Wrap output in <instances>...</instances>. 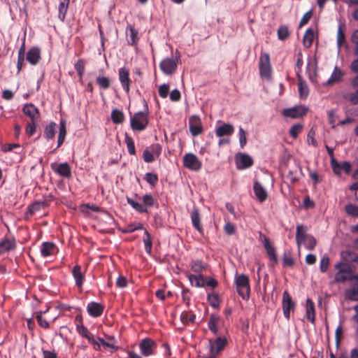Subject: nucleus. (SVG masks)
I'll return each instance as SVG.
<instances>
[{"mask_svg": "<svg viewBox=\"0 0 358 358\" xmlns=\"http://www.w3.org/2000/svg\"><path fill=\"white\" fill-rule=\"evenodd\" d=\"M38 324L43 328H48L49 323L42 317L41 313H38L36 315Z\"/></svg>", "mask_w": 358, "mask_h": 358, "instance_id": "nucleus-63", "label": "nucleus"}, {"mask_svg": "<svg viewBox=\"0 0 358 358\" xmlns=\"http://www.w3.org/2000/svg\"><path fill=\"white\" fill-rule=\"evenodd\" d=\"M87 310L91 316L96 317L102 314L103 306L96 302H90L87 305Z\"/></svg>", "mask_w": 358, "mask_h": 358, "instance_id": "nucleus-19", "label": "nucleus"}, {"mask_svg": "<svg viewBox=\"0 0 358 358\" xmlns=\"http://www.w3.org/2000/svg\"><path fill=\"white\" fill-rule=\"evenodd\" d=\"M189 127L190 133L193 136H196L203 131L201 121L198 115H194L189 117Z\"/></svg>", "mask_w": 358, "mask_h": 358, "instance_id": "nucleus-10", "label": "nucleus"}, {"mask_svg": "<svg viewBox=\"0 0 358 358\" xmlns=\"http://www.w3.org/2000/svg\"><path fill=\"white\" fill-rule=\"evenodd\" d=\"M159 96L165 99L168 96L169 92V85L168 84H163L159 86Z\"/></svg>", "mask_w": 358, "mask_h": 358, "instance_id": "nucleus-57", "label": "nucleus"}, {"mask_svg": "<svg viewBox=\"0 0 358 358\" xmlns=\"http://www.w3.org/2000/svg\"><path fill=\"white\" fill-rule=\"evenodd\" d=\"M235 281L238 294L243 299H248L250 291L248 277L245 274H241L236 276Z\"/></svg>", "mask_w": 358, "mask_h": 358, "instance_id": "nucleus-2", "label": "nucleus"}, {"mask_svg": "<svg viewBox=\"0 0 358 358\" xmlns=\"http://www.w3.org/2000/svg\"><path fill=\"white\" fill-rule=\"evenodd\" d=\"M66 135V122L64 120H61L59 123V131L57 139V148H59L64 141Z\"/></svg>", "mask_w": 358, "mask_h": 358, "instance_id": "nucleus-31", "label": "nucleus"}, {"mask_svg": "<svg viewBox=\"0 0 358 358\" xmlns=\"http://www.w3.org/2000/svg\"><path fill=\"white\" fill-rule=\"evenodd\" d=\"M124 114L123 113L117 109H115L111 113V119L112 121L115 124H121L124 121Z\"/></svg>", "mask_w": 358, "mask_h": 358, "instance_id": "nucleus-39", "label": "nucleus"}, {"mask_svg": "<svg viewBox=\"0 0 358 358\" xmlns=\"http://www.w3.org/2000/svg\"><path fill=\"white\" fill-rule=\"evenodd\" d=\"M259 74L262 78L269 80L271 78L270 57L268 53L262 52L259 62Z\"/></svg>", "mask_w": 358, "mask_h": 358, "instance_id": "nucleus-5", "label": "nucleus"}, {"mask_svg": "<svg viewBox=\"0 0 358 358\" xmlns=\"http://www.w3.org/2000/svg\"><path fill=\"white\" fill-rule=\"evenodd\" d=\"M96 83L103 89H107L110 86V80L104 76L98 77L96 78Z\"/></svg>", "mask_w": 358, "mask_h": 358, "instance_id": "nucleus-59", "label": "nucleus"}, {"mask_svg": "<svg viewBox=\"0 0 358 358\" xmlns=\"http://www.w3.org/2000/svg\"><path fill=\"white\" fill-rule=\"evenodd\" d=\"M23 113L31 118V121H36L39 117L38 108L33 104H25L22 108Z\"/></svg>", "mask_w": 358, "mask_h": 358, "instance_id": "nucleus-16", "label": "nucleus"}, {"mask_svg": "<svg viewBox=\"0 0 358 358\" xmlns=\"http://www.w3.org/2000/svg\"><path fill=\"white\" fill-rule=\"evenodd\" d=\"M343 99L353 105L358 104V89L352 92H347L343 94Z\"/></svg>", "mask_w": 358, "mask_h": 358, "instance_id": "nucleus-36", "label": "nucleus"}, {"mask_svg": "<svg viewBox=\"0 0 358 358\" xmlns=\"http://www.w3.org/2000/svg\"><path fill=\"white\" fill-rule=\"evenodd\" d=\"M298 80H299V92L301 98H306L308 94V89L306 83L302 80L301 75L298 74Z\"/></svg>", "mask_w": 358, "mask_h": 358, "instance_id": "nucleus-34", "label": "nucleus"}, {"mask_svg": "<svg viewBox=\"0 0 358 358\" xmlns=\"http://www.w3.org/2000/svg\"><path fill=\"white\" fill-rule=\"evenodd\" d=\"M156 347L155 341L149 338L143 339L139 343L141 353L145 357L152 355Z\"/></svg>", "mask_w": 358, "mask_h": 358, "instance_id": "nucleus-11", "label": "nucleus"}, {"mask_svg": "<svg viewBox=\"0 0 358 358\" xmlns=\"http://www.w3.org/2000/svg\"><path fill=\"white\" fill-rule=\"evenodd\" d=\"M148 148L150 149L154 155L159 156L161 154L162 146L159 143L152 144Z\"/></svg>", "mask_w": 358, "mask_h": 358, "instance_id": "nucleus-64", "label": "nucleus"}, {"mask_svg": "<svg viewBox=\"0 0 358 358\" xmlns=\"http://www.w3.org/2000/svg\"><path fill=\"white\" fill-rule=\"evenodd\" d=\"M263 245L270 260L272 261L274 264H276L278 262V258L275 248L271 245L268 238H267L266 236L264 237Z\"/></svg>", "mask_w": 358, "mask_h": 358, "instance_id": "nucleus-17", "label": "nucleus"}, {"mask_svg": "<svg viewBox=\"0 0 358 358\" xmlns=\"http://www.w3.org/2000/svg\"><path fill=\"white\" fill-rule=\"evenodd\" d=\"M210 305L213 308H218L220 306V298L217 294H208L207 297Z\"/></svg>", "mask_w": 358, "mask_h": 358, "instance_id": "nucleus-41", "label": "nucleus"}, {"mask_svg": "<svg viewBox=\"0 0 358 358\" xmlns=\"http://www.w3.org/2000/svg\"><path fill=\"white\" fill-rule=\"evenodd\" d=\"M195 280V285L198 287H202L205 285V279L203 278V275L201 274H199V275H190L189 280L192 281V280Z\"/></svg>", "mask_w": 358, "mask_h": 358, "instance_id": "nucleus-53", "label": "nucleus"}, {"mask_svg": "<svg viewBox=\"0 0 358 358\" xmlns=\"http://www.w3.org/2000/svg\"><path fill=\"white\" fill-rule=\"evenodd\" d=\"M180 55L176 50V56L171 58H165L163 59L159 64V68L162 71V72L167 75L170 76L174 73L177 69L178 62L180 59Z\"/></svg>", "mask_w": 358, "mask_h": 358, "instance_id": "nucleus-3", "label": "nucleus"}, {"mask_svg": "<svg viewBox=\"0 0 358 358\" xmlns=\"http://www.w3.org/2000/svg\"><path fill=\"white\" fill-rule=\"evenodd\" d=\"M72 275L76 280V285L80 287L85 279V273L82 271L81 266L76 265L72 269Z\"/></svg>", "mask_w": 358, "mask_h": 358, "instance_id": "nucleus-21", "label": "nucleus"}, {"mask_svg": "<svg viewBox=\"0 0 358 358\" xmlns=\"http://www.w3.org/2000/svg\"><path fill=\"white\" fill-rule=\"evenodd\" d=\"M16 247L15 239L5 238L0 241V255L14 250Z\"/></svg>", "mask_w": 358, "mask_h": 358, "instance_id": "nucleus-24", "label": "nucleus"}, {"mask_svg": "<svg viewBox=\"0 0 358 358\" xmlns=\"http://www.w3.org/2000/svg\"><path fill=\"white\" fill-rule=\"evenodd\" d=\"M195 317L196 316L194 314L189 315L187 312H183L181 315V320L184 324L187 322H194Z\"/></svg>", "mask_w": 358, "mask_h": 358, "instance_id": "nucleus-55", "label": "nucleus"}, {"mask_svg": "<svg viewBox=\"0 0 358 358\" xmlns=\"http://www.w3.org/2000/svg\"><path fill=\"white\" fill-rule=\"evenodd\" d=\"M238 159V162H237V166L238 169H246L250 167L253 164L252 157L247 154H239Z\"/></svg>", "mask_w": 358, "mask_h": 358, "instance_id": "nucleus-23", "label": "nucleus"}, {"mask_svg": "<svg viewBox=\"0 0 358 358\" xmlns=\"http://www.w3.org/2000/svg\"><path fill=\"white\" fill-rule=\"evenodd\" d=\"M56 250L57 248L53 243L45 242L41 245V253L43 257H46L53 255Z\"/></svg>", "mask_w": 358, "mask_h": 358, "instance_id": "nucleus-25", "label": "nucleus"}, {"mask_svg": "<svg viewBox=\"0 0 358 358\" xmlns=\"http://www.w3.org/2000/svg\"><path fill=\"white\" fill-rule=\"evenodd\" d=\"M74 67L77 71L78 75L80 77V78H82L85 71V62L83 59H78L77 62L75 64Z\"/></svg>", "mask_w": 358, "mask_h": 358, "instance_id": "nucleus-49", "label": "nucleus"}, {"mask_svg": "<svg viewBox=\"0 0 358 358\" xmlns=\"http://www.w3.org/2000/svg\"><path fill=\"white\" fill-rule=\"evenodd\" d=\"M296 231V241L300 245L310 234H306V227L303 225H298Z\"/></svg>", "mask_w": 358, "mask_h": 358, "instance_id": "nucleus-26", "label": "nucleus"}, {"mask_svg": "<svg viewBox=\"0 0 358 358\" xmlns=\"http://www.w3.org/2000/svg\"><path fill=\"white\" fill-rule=\"evenodd\" d=\"M76 330L78 333L84 338H86L88 341H91V335L88 331L87 329L84 327L83 324H76Z\"/></svg>", "mask_w": 358, "mask_h": 358, "instance_id": "nucleus-45", "label": "nucleus"}, {"mask_svg": "<svg viewBox=\"0 0 358 358\" xmlns=\"http://www.w3.org/2000/svg\"><path fill=\"white\" fill-rule=\"evenodd\" d=\"M238 136H239L240 145L243 148L247 143V138H246V133L242 127H240L238 129Z\"/></svg>", "mask_w": 358, "mask_h": 358, "instance_id": "nucleus-58", "label": "nucleus"}, {"mask_svg": "<svg viewBox=\"0 0 358 358\" xmlns=\"http://www.w3.org/2000/svg\"><path fill=\"white\" fill-rule=\"evenodd\" d=\"M227 341L224 337H218L215 339L213 343L212 341H209L210 352L212 355H217L221 352L224 347L227 345Z\"/></svg>", "mask_w": 358, "mask_h": 358, "instance_id": "nucleus-13", "label": "nucleus"}, {"mask_svg": "<svg viewBox=\"0 0 358 358\" xmlns=\"http://www.w3.org/2000/svg\"><path fill=\"white\" fill-rule=\"evenodd\" d=\"M191 268L194 272L199 273L205 269V266L201 260L192 261L190 264Z\"/></svg>", "mask_w": 358, "mask_h": 358, "instance_id": "nucleus-52", "label": "nucleus"}, {"mask_svg": "<svg viewBox=\"0 0 358 358\" xmlns=\"http://www.w3.org/2000/svg\"><path fill=\"white\" fill-rule=\"evenodd\" d=\"M345 299L350 301H358V287L346 290Z\"/></svg>", "mask_w": 358, "mask_h": 358, "instance_id": "nucleus-38", "label": "nucleus"}, {"mask_svg": "<svg viewBox=\"0 0 358 358\" xmlns=\"http://www.w3.org/2000/svg\"><path fill=\"white\" fill-rule=\"evenodd\" d=\"M308 112V108L303 106H296L293 108L284 109L282 115L291 118H298L303 117Z\"/></svg>", "mask_w": 358, "mask_h": 358, "instance_id": "nucleus-8", "label": "nucleus"}, {"mask_svg": "<svg viewBox=\"0 0 358 358\" xmlns=\"http://www.w3.org/2000/svg\"><path fill=\"white\" fill-rule=\"evenodd\" d=\"M127 30H129V31L128 34V36L130 38L131 43H136L138 40V31L136 29H135V28L131 25H129L127 27Z\"/></svg>", "mask_w": 358, "mask_h": 358, "instance_id": "nucleus-50", "label": "nucleus"}, {"mask_svg": "<svg viewBox=\"0 0 358 358\" xmlns=\"http://www.w3.org/2000/svg\"><path fill=\"white\" fill-rule=\"evenodd\" d=\"M307 73L308 75V78L312 83L316 82V69L315 67L311 64L310 62H308L307 65Z\"/></svg>", "mask_w": 358, "mask_h": 358, "instance_id": "nucleus-46", "label": "nucleus"}, {"mask_svg": "<svg viewBox=\"0 0 358 358\" xmlns=\"http://www.w3.org/2000/svg\"><path fill=\"white\" fill-rule=\"evenodd\" d=\"M143 204L134 201L132 199L127 196V203L138 213H147L148 208L155 205V199L150 194H145L142 197Z\"/></svg>", "mask_w": 358, "mask_h": 358, "instance_id": "nucleus-1", "label": "nucleus"}, {"mask_svg": "<svg viewBox=\"0 0 358 358\" xmlns=\"http://www.w3.org/2000/svg\"><path fill=\"white\" fill-rule=\"evenodd\" d=\"M125 143L127 144L128 152L131 155H134L136 154L134 142L132 138L129 136L127 134L125 135Z\"/></svg>", "mask_w": 358, "mask_h": 358, "instance_id": "nucleus-43", "label": "nucleus"}, {"mask_svg": "<svg viewBox=\"0 0 358 358\" xmlns=\"http://www.w3.org/2000/svg\"><path fill=\"white\" fill-rule=\"evenodd\" d=\"M145 180L151 186L155 187L158 182V176L155 173H147L145 176Z\"/></svg>", "mask_w": 358, "mask_h": 358, "instance_id": "nucleus-47", "label": "nucleus"}, {"mask_svg": "<svg viewBox=\"0 0 358 358\" xmlns=\"http://www.w3.org/2000/svg\"><path fill=\"white\" fill-rule=\"evenodd\" d=\"M191 220L194 227L199 232H203V227L201 224L200 215L198 209L194 208L191 213Z\"/></svg>", "mask_w": 358, "mask_h": 358, "instance_id": "nucleus-27", "label": "nucleus"}, {"mask_svg": "<svg viewBox=\"0 0 358 358\" xmlns=\"http://www.w3.org/2000/svg\"><path fill=\"white\" fill-rule=\"evenodd\" d=\"M47 206L48 203L45 201H38L29 206L28 211L31 215H32L40 209L45 208Z\"/></svg>", "mask_w": 358, "mask_h": 358, "instance_id": "nucleus-35", "label": "nucleus"}, {"mask_svg": "<svg viewBox=\"0 0 358 358\" xmlns=\"http://www.w3.org/2000/svg\"><path fill=\"white\" fill-rule=\"evenodd\" d=\"M286 167L288 169L287 179L291 183H295L299 180L300 176L302 174V170L300 164L298 162H294L293 165L289 166L287 164Z\"/></svg>", "mask_w": 358, "mask_h": 358, "instance_id": "nucleus-7", "label": "nucleus"}, {"mask_svg": "<svg viewBox=\"0 0 358 358\" xmlns=\"http://www.w3.org/2000/svg\"><path fill=\"white\" fill-rule=\"evenodd\" d=\"M306 314L307 319L312 324H314L315 323V306H314L313 302L310 299H307V300H306Z\"/></svg>", "mask_w": 358, "mask_h": 358, "instance_id": "nucleus-28", "label": "nucleus"}, {"mask_svg": "<svg viewBox=\"0 0 358 358\" xmlns=\"http://www.w3.org/2000/svg\"><path fill=\"white\" fill-rule=\"evenodd\" d=\"M295 304L287 291L282 294V310L284 316L288 320L290 317V311L294 308Z\"/></svg>", "mask_w": 358, "mask_h": 358, "instance_id": "nucleus-12", "label": "nucleus"}, {"mask_svg": "<svg viewBox=\"0 0 358 358\" xmlns=\"http://www.w3.org/2000/svg\"><path fill=\"white\" fill-rule=\"evenodd\" d=\"M219 321V317L215 315H210L209 321L208 322V327L209 329L214 334H217L218 332V329L217 327V323Z\"/></svg>", "mask_w": 358, "mask_h": 358, "instance_id": "nucleus-37", "label": "nucleus"}, {"mask_svg": "<svg viewBox=\"0 0 358 358\" xmlns=\"http://www.w3.org/2000/svg\"><path fill=\"white\" fill-rule=\"evenodd\" d=\"M315 38L316 34L314 29L312 28L308 29L303 36V45H313Z\"/></svg>", "mask_w": 358, "mask_h": 358, "instance_id": "nucleus-33", "label": "nucleus"}, {"mask_svg": "<svg viewBox=\"0 0 358 358\" xmlns=\"http://www.w3.org/2000/svg\"><path fill=\"white\" fill-rule=\"evenodd\" d=\"M69 4V0H59V18L64 21L66 17V13L67 12Z\"/></svg>", "mask_w": 358, "mask_h": 358, "instance_id": "nucleus-32", "label": "nucleus"}, {"mask_svg": "<svg viewBox=\"0 0 358 358\" xmlns=\"http://www.w3.org/2000/svg\"><path fill=\"white\" fill-rule=\"evenodd\" d=\"M56 128L57 124L54 122H52L49 124L46 125L44 129V138L47 140H52L55 136Z\"/></svg>", "mask_w": 358, "mask_h": 358, "instance_id": "nucleus-30", "label": "nucleus"}, {"mask_svg": "<svg viewBox=\"0 0 358 358\" xmlns=\"http://www.w3.org/2000/svg\"><path fill=\"white\" fill-rule=\"evenodd\" d=\"M289 32L287 26H280L278 29V38L280 41H284L288 38Z\"/></svg>", "mask_w": 358, "mask_h": 358, "instance_id": "nucleus-42", "label": "nucleus"}, {"mask_svg": "<svg viewBox=\"0 0 358 358\" xmlns=\"http://www.w3.org/2000/svg\"><path fill=\"white\" fill-rule=\"evenodd\" d=\"M302 244H304L308 250H313L317 244V241L315 238L310 234Z\"/></svg>", "mask_w": 358, "mask_h": 358, "instance_id": "nucleus-44", "label": "nucleus"}, {"mask_svg": "<svg viewBox=\"0 0 358 358\" xmlns=\"http://www.w3.org/2000/svg\"><path fill=\"white\" fill-rule=\"evenodd\" d=\"M302 126L301 124H294L289 129V134L293 138H296L298 136L299 131L301 130Z\"/></svg>", "mask_w": 358, "mask_h": 358, "instance_id": "nucleus-62", "label": "nucleus"}, {"mask_svg": "<svg viewBox=\"0 0 358 358\" xmlns=\"http://www.w3.org/2000/svg\"><path fill=\"white\" fill-rule=\"evenodd\" d=\"M143 158L147 163H151L155 161L154 155L148 148L143 151Z\"/></svg>", "mask_w": 358, "mask_h": 358, "instance_id": "nucleus-56", "label": "nucleus"}, {"mask_svg": "<svg viewBox=\"0 0 358 358\" xmlns=\"http://www.w3.org/2000/svg\"><path fill=\"white\" fill-rule=\"evenodd\" d=\"M145 237L143 238V243L145 245V250L147 253L149 255L151 254L152 252V238L150 234L147 230H145Z\"/></svg>", "mask_w": 358, "mask_h": 358, "instance_id": "nucleus-40", "label": "nucleus"}, {"mask_svg": "<svg viewBox=\"0 0 358 358\" xmlns=\"http://www.w3.org/2000/svg\"><path fill=\"white\" fill-rule=\"evenodd\" d=\"M36 121H31L29 122L26 127V133L29 136L33 135L36 131Z\"/></svg>", "mask_w": 358, "mask_h": 358, "instance_id": "nucleus-60", "label": "nucleus"}, {"mask_svg": "<svg viewBox=\"0 0 358 358\" xmlns=\"http://www.w3.org/2000/svg\"><path fill=\"white\" fill-rule=\"evenodd\" d=\"M253 189L257 199L260 202H263L267 199L268 194L266 189L258 181L255 182L253 185Z\"/></svg>", "mask_w": 358, "mask_h": 358, "instance_id": "nucleus-20", "label": "nucleus"}, {"mask_svg": "<svg viewBox=\"0 0 358 358\" xmlns=\"http://www.w3.org/2000/svg\"><path fill=\"white\" fill-rule=\"evenodd\" d=\"M329 256L325 254L322 256L320 260V270L322 273H325L329 267Z\"/></svg>", "mask_w": 358, "mask_h": 358, "instance_id": "nucleus-48", "label": "nucleus"}, {"mask_svg": "<svg viewBox=\"0 0 358 358\" xmlns=\"http://www.w3.org/2000/svg\"><path fill=\"white\" fill-rule=\"evenodd\" d=\"M149 123L148 114L144 112H138L131 117V127L134 131L144 130Z\"/></svg>", "mask_w": 358, "mask_h": 358, "instance_id": "nucleus-4", "label": "nucleus"}, {"mask_svg": "<svg viewBox=\"0 0 358 358\" xmlns=\"http://www.w3.org/2000/svg\"><path fill=\"white\" fill-rule=\"evenodd\" d=\"M234 131V129L231 124L224 123L222 126L217 127L215 134L217 136L222 137L224 136H231Z\"/></svg>", "mask_w": 358, "mask_h": 358, "instance_id": "nucleus-22", "label": "nucleus"}, {"mask_svg": "<svg viewBox=\"0 0 358 358\" xmlns=\"http://www.w3.org/2000/svg\"><path fill=\"white\" fill-rule=\"evenodd\" d=\"M52 169L60 176L64 178H70L71 176V169L69 164L66 162L59 164L57 165L56 164H51Z\"/></svg>", "mask_w": 358, "mask_h": 358, "instance_id": "nucleus-14", "label": "nucleus"}, {"mask_svg": "<svg viewBox=\"0 0 358 358\" xmlns=\"http://www.w3.org/2000/svg\"><path fill=\"white\" fill-rule=\"evenodd\" d=\"M183 165L185 167L196 171H199L201 168V162L198 157L192 153H187L184 155Z\"/></svg>", "mask_w": 358, "mask_h": 358, "instance_id": "nucleus-6", "label": "nucleus"}, {"mask_svg": "<svg viewBox=\"0 0 358 358\" xmlns=\"http://www.w3.org/2000/svg\"><path fill=\"white\" fill-rule=\"evenodd\" d=\"M331 165L334 173L336 175H340L342 171V169L341 167V164L338 163L335 159H331Z\"/></svg>", "mask_w": 358, "mask_h": 358, "instance_id": "nucleus-61", "label": "nucleus"}, {"mask_svg": "<svg viewBox=\"0 0 358 358\" xmlns=\"http://www.w3.org/2000/svg\"><path fill=\"white\" fill-rule=\"evenodd\" d=\"M129 71L127 69L123 67L120 69L119 70V78L123 89L129 92V85H130V79H129Z\"/></svg>", "mask_w": 358, "mask_h": 358, "instance_id": "nucleus-15", "label": "nucleus"}, {"mask_svg": "<svg viewBox=\"0 0 358 358\" xmlns=\"http://www.w3.org/2000/svg\"><path fill=\"white\" fill-rule=\"evenodd\" d=\"M345 212L355 217H358V206L353 204H348L345 206Z\"/></svg>", "mask_w": 358, "mask_h": 358, "instance_id": "nucleus-51", "label": "nucleus"}, {"mask_svg": "<svg viewBox=\"0 0 358 358\" xmlns=\"http://www.w3.org/2000/svg\"><path fill=\"white\" fill-rule=\"evenodd\" d=\"M343 76H344L343 72L340 69H338L337 66H336L334 68V70L331 77L327 81V85H332L336 83L340 82L342 80V78L343 77Z\"/></svg>", "mask_w": 358, "mask_h": 358, "instance_id": "nucleus-29", "label": "nucleus"}, {"mask_svg": "<svg viewBox=\"0 0 358 358\" xmlns=\"http://www.w3.org/2000/svg\"><path fill=\"white\" fill-rule=\"evenodd\" d=\"M345 41V37L343 31V25L341 24L338 27L337 32V45H342Z\"/></svg>", "mask_w": 358, "mask_h": 358, "instance_id": "nucleus-54", "label": "nucleus"}, {"mask_svg": "<svg viewBox=\"0 0 358 358\" xmlns=\"http://www.w3.org/2000/svg\"><path fill=\"white\" fill-rule=\"evenodd\" d=\"M41 58V50L38 47L33 46L27 54V60L31 64H36Z\"/></svg>", "mask_w": 358, "mask_h": 358, "instance_id": "nucleus-18", "label": "nucleus"}, {"mask_svg": "<svg viewBox=\"0 0 358 358\" xmlns=\"http://www.w3.org/2000/svg\"><path fill=\"white\" fill-rule=\"evenodd\" d=\"M336 268L338 271L335 275L334 280L338 282H343L347 280H350L349 267L348 266L343 262H338L336 264Z\"/></svg>", "mask_w": 358, "mask_h": 358, "instance_id": "nucleus-9", "label": "nucleus"}]
</instances>
